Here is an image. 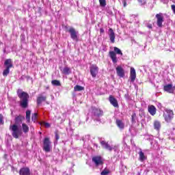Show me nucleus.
<instances>
[{
  "label": "nucleus",
  "instance_id": "obj_18",
  "mask_svg": "<svg viewBox=\"0 0 175 175\" xmlns=\"http://www.w3.org/2000/svg\"><path fill=\"white\" fill-rule=\"evenodd\" d=\"M109 102L113 107H118V102H117V99L112 96H109Z\"/></svg>",
  "mask_w": 175,
  "mask_h": 175
},
{
  "label": "nucleus",
  "instance_id": "obj_26",
  "mask_svg": "<svg viewBox=\"0 0 175 175\" xmlns=\"http://www.w3.org/2000/svg\"><path fill=\"white\" fill-rule=\"evenodd\" d=\"M62 72L64 73V75H70V68H68V67H65L64 69H63V71Z\"/></svg>",
  "mask_w": 175,
  "mask_h": 175
},
{
  "label": "nucleus",
  "instance_id": "obj_21",
  "mask_svg": "<svg viewBox=\"0 0 175 175\" xmlns=\"http://www.w3.org/2000/svg\"><path fill=\"white\" fill-rule=\"evenodd\" d=\"M47 98L44 96H39L37 98V105H41L42 102L46 101Z\"/></svg>",
  "mask_w": 175,
  "mask_h": 175
},
{
  "label": "nucleus",
  "instance_id": "obj_33",
  "mask_svg": "<svg viewBox=\"0 0 175 175\" xmlns=\"http://www.w3.org/2000/svg\"><path fill=\"white\" fill-rule=\"evenodd\" d=\"M41 125H43V126H45V128H50L51 126L50 124L46 122H42Z\"/></svg>",
  "mask_w": 175,
  "mask_h": 175
},
{
  "label": "nucleus",
  "instance_id": "obj_34",
  "mask_svg": "<svg viewBox=\"0 0 175 175\" xmlns=\"http://www.w3.org/2000/svg\"><path fill=\"white\" fill-rule=\"evenodd\" d=\"M139 3L142 5H146V3H147V0H137Z\"/></svg>",
  "mask_w": 175,
  "mask_h": 175
},
{
  "label": "nucleus",
  "instance_id": "obj_23",
  "mask_svg": "<svg viewBox=\"0 0 175 175\" xmlns=\"http://www.w3.org/2000/svg\"><path fill=\"white\" fill-rule=\"evenodd\" d=\"M139 161H141V162H143V161H146V159H147V157L144 154V152L142 151V149H140V151L139 152Z\"/></svg>",
  "mask_w": 175,
  "mask_h": 175
},
{
  "label": "nucleus",
  "instance_id": "obj_29",
  "mask_svg": "<svg viewBox=\"0 0 175 175\" xmlns=\"http://www.w3.org/2000/svg\"><path fill=\"white\" fill-rule=\"evenodd\" d=\"M51 83L53 85H56L57 87H59V85H61V82L58 80H53L51 81Z\"/></svg>",
  "mask_w": 175,
  "mask_h": 175
},
{
  "label": "nucleus",
  "instance_id": "obj_31",
  "mask_svg": "<svg viewBox=\"0 0 175 175\" xmlns=\"http://www.w3.org/2000/svg\"><path fill=\"white\" fill-rule=\"evenodd\" d=\"M100 5L102 6V8H105L106 6V0H99Z\"/></svg>",
  "mask_w": 175,
  "mask_h": 175
},
{
  "label": "nucleus",
  "instance_id": "obj_36",
  "mask_svg": "<svg viewBox=\"0 0 175 175\" xmlns=\"http://www.w3.org/2000/svg\"><path fill=\"white\" fill-rule=\"evenodd\" d=\"M55 139H56V140L59 139V135H58V133H55Z\"/></svg>",
  "mask_w": 175,
  "mask_h": 175
},
{
  "label": "nucleus",
  "instance_id": "obj_37",
  "mask_svg": "<svg viewBox=\"0 0 175 175\" xmlns=\"http://www.w3.org/2000/svg\"><path fill=\"white\" fill-rule=\"evenodd\" d=\"M123 5H124V8L126 6V1L125 0L123 1Z\"/></svg>",
  "mask_w": 175,
  "mask_h": 175
},
{
  "label": "nucleus",
  "instance_id": "obj_27",
  "mask_svg": "<svg viewBox=\"0 0 175 175\" xmlns=\"http://www.w3.org/2000/svg\"><path fill=\"white\" fill-rule=\"evenodd\" d=\"M26 120L27 122H29V121H31V111L29 110H27L26 111Z\"/></svg>",
  "mask_w": 175,
  "mask_h": 175
},
{
  "label": "nucleus",
  "instance_id": "obj_41",
  "mask_svg": "<svg viewBox=\"0 0 175 175\" xmlns=\"http://www.w3.org/2000/svg\"><path fill=\"white\" fill-rule=\"evenodd\" d=\"M132 121H133V116H132Z\"/></svg>",
  "mask_w": 175,
  "mask_h": 175
},
{
  "label": "nucleus",
  "instance_id": "obj_7",
  "mask_svg": "<svg viewBox=\"0 0 175 175\" xmlns=\"http://www.w3.org/2000/svg\"><path fill=\"white\" fill-rule=\"evenodd\" d=\"M50 148H51V142L49 137H46L44 139L43 150L45 152H50Z\"/></svg>",
  "mask_w": 175,
  "mask_h": 175
},
{
  "label": "nucleus",
  "instance_id": "obj_28",
  "mask_svg": "<svg viewBox=\"0 0 175 175\" xmlns=\"http://www.w3.org/2000/svg\"><path fill=\"white\" fill-rule=\"evenodd\" d=\"M9 73H10V69L5 68V69L3 72V76H4V77H6V76H8Z\"/></svg>",
  "mask_w": 175,
  "mask_h": 175
},
{
  "label": "nucleus",
  "instance_id": "obj_10",
  "mask_svg": "<svg viewBox=\"0 0 175 175\" xmlns=\"http://www.w3.org/2000/svg\"><path fill=\"white\" fill-rule=\"evenodd\" d=\"M116 73L119 77H124L125 76V70L121 66H118L116 67Z\"/></svg>",
  "mask_w": 175,
  "mask_h": 175
},
{
  "label": "nucleus",
  "instance_id": "obj_38",
  "mask_svg": "<svg viewBox=\"0 0 175 175\" xmlns=\"http://www.w3.org/2000/svg\"><path fill=\"white\" fill-rule=\"evenodd\" d=\"M100 32L103 33V32H105V30L103 29H100Z\"/></svg>",
  "mask_w": 175,
  "mask_h": 175
},
{
  "label": "nucleus",
  "instance_id": "obj_22",
  "mask_svg": "<svg viewBox=\"0 0 175 175\" xmlns=\"http://www.w3.org/2000/svg\"><path fill=\"white\" fill-rule=\"evenodd\" d=\"M154 129L156 131H159L161 129V122L155 120L153 123Z\"/></svg>",
  "mask_w": 175,
  "mask_h": 175
},
{
  "label": "nucleus",
  "instance_id": "obj_16",
  "mask_svg": "<svg viewBox=\"0 0 175 175\" xmlns=\"http://www.w3.org/2000/svg\"><path fill=\"white\" fill-rule=\"evenodd\" d=\"M130 75L131 82H135V80H136V70L134 68H131Z\"/></svg>",
  "mask_w": 175,
  "mask_h": 175
},
{
  "label": "nucleus",
  "instance_id": "obj_20",
  "mask_svg": "<svg viewBox=\"0 0 175 175\" xmlns=\"http://www.w3.org/2000/svg\"><path fill=\"white\" fill-rule=\"evenodd\" d=\"M4 65L7 69H10V68H13V62L10 59H7L4 62Z\"/></svg>",
  "mask_w": 175,
  "mask_h": 175
},
{
  "label": "nucleus",
  "instance_id": "obj_3",
  "mask_svg": "<svg viewBox=\"0 0 175 175\" xmlns=\"http://www.w3.org/2000/svg\"><path fill=\"white\" fill-rule=\"evenodd\" d=\"M66 32H69L71 39L77 42L79 40V31H76L72 27H66Z\"/></svg>",
  "mask_w": 175,
  "mask_h": 175
},
{
  "label": "nucleus",
  "instance_id": "obj_14",
  "mask_svg": "<svg viewBox=\"0 0 175 175\" xmlns=\"http://www.w3.org/2000/svg\"><path fill=\"white\" fill-rule=\"evenodd\" d=\"M20 175H31V171L28 167H23L19 171Z\"/></svg>",
  "mask_w": 175,
  "mask_h": 175
},
{
  "label": "nucleus",
  "instance_id": "obj_19",
  "mask_svg": "<svg viewBox=\"0 0 175 175\" xmlns=\"http://www.w3.org/2000/svg\"><path fill=\"white\" fill-rule=\"evenodd\" d=\"M116 124L119 129H124L125 128V124L120 119H116Z\"/></svg>",
  "mask_w": 175,
  "mask_h": 175
},
{
  "label": "nucleus",
  "instance_id": "obj_13",
  "mask_svg": "<svg viewBox=\"0 0 175 175\" xmlns=\"http://www.w3.org/2000/svg\"><path fill=\"white\" fill-rule=\"evenodd\" d=\"M100 144L103 146V148H105V150H108V151H112L113 147H111L109 143L106 142L105 141H101Z\"/></svg>",
  "mask_w": 175,
  "mask_h": 175
},
{
  "label": "nucleus",
  "instance_id": "obj_5",
  "mask_svg": "<svg viewBox=\"0 0 175 175\" xmlns=\"http://www.w3.org/2000/svg\"><path fill=\"white\" fill-rule=\"evenodd\" d=\"M92 114L94 116V120H96L97 121H100V120L99 119V117H102V116H103V111L96 107H93Z\"/></svg>",
  "mask_w": 175,
  "mask_h": 175
},
{
  "label": "nucleus",
  "instance_id": "obj_39",
  "mask_svg": "<svg viewBox=\"0 0 175 175\" xmlns=\"http://www.w3.org/2000/svg\"><path fill=\"white\" fill-rule=\"evenodd\" d=\"M148 27H149L150 29H151V28H152V25H148Z\"/></svg>",
  "mask_w": 175,
  "mask_h": 175
},
{
  "label": "nucleus",
  "instance_id": "obj_4",
  "mask_svg": "<svg viewBox=\"0 0 175 175\" xmlns=\"http://www.w3.org/2000/svg\"><path fill=\"white\" fill-rule=\"evenodd\" d=\"M114 51H109V56L111 59H112V62L113 64H117V55L118 54L119 55H122V51H121L120 49L117 48L115 46L113 48Z\"/></svg>",
  "mask_w": 175,
  "mask_h": 175
},
{
  "label": "nucleus",
  "instance_id": "obj_9",
  "mask_svg": "<svg viewBox=\"0 0 175 175\" xmlns=\"http://www.w3.org/2000/svg\"><path fill=\"white\" fill-rule=\"evenodd\" d=\"M99 68L98 66H96V65H92L90 66V74L92 75V77H96Z\"/></svg>",
  "mask_w": 175,
  "mask_h": 175
},
{
  "label": "nucleus",
  "instance_id": "obj_1",
  "mask_svg": "<svg viewBox=\"0 0 175 175\" xmlns=\"http://www.w3.org/2000/svg\"><path fill=\"white\" fill-rule=\"evenodd\" d=\"M25 120V117L19 115L15 118V124L10 126V131L12 132V137L14 139H18L20 136L23 135V131L18 128V125H20L23 121Z\"/></svg>",
  "mask_w": 175,
  "mask_h": 175
},
{
  "label": "nucleus",
  "instance_id": "obj_6",
  "mask_svg": "<svg viewBox=\"0 0 175 175\" xmlns=\"http://www.w3.org/2000/svg\"><path fill=\"white\" fill-rule=\"evenodd\" d=\"M174 114L173 113V111L170 109H166L165 111L163 113V117L165 118V121L166 122H170L172 120H173Z\"/></svg>",
  "mask_w": 175,
  "mask_h": 175
},
{
  "label": "nucleus",
  "instance_id": "obj_12",
  "mask_svg": "<svg viewBox=\"0 0 175 175\" xmlns=\"http://www.w3.org/2000/svg\"><path fill=\"white\" fill-rule=\"evenodd\" d=\"M164 91L169 92V94H173L174 92V88H173V85L168 84L164 86Z\"/></svg>",
  "mask_w": 175,
  "mask_h": 175
},
{
  "label": "nucleus",
  "instance_id": "obj_2",
  "mask_svg": "<svg viewBox=\"0 0 175 175\" xmlns=\"http://www.w3.org/2000/svg\"><path fill=\"white\" fill-rule=\"evenodd\" d=\"M17 94L18 98L21 99V107L23 109H27V107H28V98H29V95L25 92H22L21 90H18Z\"/></svg>",
  "mask_w": 175,
  "mask_h": 175
},
{
  "label": "nucleus",
  "instance_id": "obj_8",
  "mask_svg": "<svg viewBox=\"0 0 175 175\" xmlns=\"http://www.w3.org/2000/svg\"><path fill=\"white\" fill-rule=\"evenodd\" d=\"M156 18H157V26L161 27H162V23H163V14L159 13L156 14Z\"/></svg>",
  "mask_w": 175,
  "mask_h": 175
},
{
  "label": "nucleus",
  "instance_id": "obj_32",
  "mask_svg": "<svg viewBox=\"0 0 175 175\" xmlns=\"http://www.w3.org/2000/svg\"><path fill=\"white\" fill-rule=\"evenodd\" d=\"M37 119H38V113H35L32 115L31 120L35 122V121H36Z\"/></svg>",
  "mask_w": 175,
  "mask_h": 175
},
{
  "label": "nucleus",
  "instance_id": "obj_15",
  "mask_svg": "<svg viewBox=\"0 0 175 175\" xmlns=\"http://www.w3.org/2000/svg\"><path fill=\"white\" fill-rule=\"evenodd\" d=\"M148 111L151 116H155L157 114V108L154 105H149L148 107Z\"/></svg>",
  "mask_w": 175,
  "mask_h": 175
},
{
  "label": "nucleus",
  "instance_id": "obj_40",
  "mask_svg": "<svg viewBox=\"0 0 175 175\" xmlns=\"http://www.w3.org/2000/svg\"><path fill=\"white\" fill-rule=\"evenodd\" d=\"M94 146H95V147H96V148H98V144H94Z\"/></svg>",
  "mask_w": 175,
  "mask_h": 175
},
{
  "label": "nucleus",
  "instance_id": "obj_25",
  "mask_svg": "<svg viewBox=\"0 0 175 175\" xmlns=\"http://www.w3.org/2000/svg\"><path fill=\"white\" fill-rule=\"evenodd\" d=\"M83 90H84V87H82L79 85H77L74 87V91L75 92L83 91Z\"/></svg>",
  "mask_w": 175,
  "mask_h": 175
},
{
  "label": "nucleus",
  "instance_id": "obj_17",
  "mask_svg": "<svg viewBox=\"0 0 175 175\" xmlns=\"http://www.w3.org/2000/svg\"><path fill=\"white\" fill-rule=\"evenodd\" d=\"M109 31L110 32L109 34V39L111 43H114L116 40V34L114 33V31L113 30V29H109Z\"/></svg>",
  "mask_w": 175,
  "mask_h": 175
},
{
  "label": "nucleus",
  "instance_id": "obj_24",
  "mask_svg": "<svg viewBox=\"0 0 175 175\" xmlns=\"http://www.w3.org/2000/svg\"><path fill=\"white\" fill-rule=\"evenodd\" d=\"M22 129L24 133H28L29 132V127L25 123L22 124Z\"/></svg>",
  "mask_w": 175,
  "mask_h": 175
},
{
  "label": "nucleus",
  "instance_id": "obj_11",
  "mask_svg": "<svg viewBox=\"0 0 175 175\" xmlns=\"http://www.w3.org/2000/svg\"><path fill=\"white\" fill-rule=\"evenodd\" d=\"M92 162H94L96 166H99V165H103V161H102V157H94L92 158Z\"/></svg>",
  "mask_w": 175,
  "mask_h": 175
},
{
  "label": "nucleus",
  "instance_id": "obj_30",
  "mask_svg": "<svg viewBox=\"0 0 175 175\" xmlns=\"http://www.w3.org/2000/svg\"><path fill=\"white\" fill-rule=\"evenodd\" d=\"M110 173V170H109L107 168L104 169L100 174L101 175H108Z\"/></svg>",
  "mask_w": 175,
  "mask_h": 175
},
{
  "label": "nucleus",
  "instance_id": "obj_35",
  "mask_svg": "<svg viewBox=\"0 0 175 175\" xmlns=\"http://www.w3.org/2000/svg\"><path fill=\"white\" fill-rule=\"evenodd\" d=\"M4 122H3V116L0 114V125H3Z\"/></svg>",
  "mask_w": 175,
  "mask_h": 175
}]
</instances>
